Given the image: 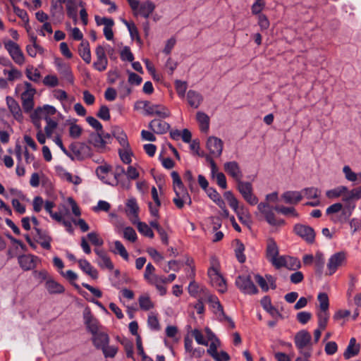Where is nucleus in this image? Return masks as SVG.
<instances>
[{"label":"nucleus","mask_w":361,"mask_h":361,"mask_svg":"<svg viewBox=\"0 0 361 361\" xmlns=\"http://www.w3.org/2000/svg\"><path fill=\"white\" fill-rule=\"evenodd\" d=\"M56 110V109L49 105H44L43 107H37L35 110V116H42L44 119L46 117H49V115L55 114Z\"/></svg>","instance_id":"nucleus-43"},{"label":"nucleus","mask_w":361,"mask_h":361,"mask_svg":"<svg viewBox=\"0 0 361 361\" xmlns=\"http://www.w3.org/2000/svg\"><path fill=\"white\" fill-rule=\"evenodd\" d=\"M317 299L319 302L320 311H328L329 302L327 294L320 293L317 296Z\"/></svg>","instance_id":"nucleus-59"},{"label":"nucleus","mask_w":361,"mask_h":361,"mask_svg":"<svg viewBox=\"0 0 361 361\" xmlns=\"http://www.w3.org/2000/svg\"><path fill=\"white\" fill-rule=\"evenodd\" d=\"M171 177L173 179V190L176 195L173 202L177 208L182 209L185 204H191V199L178 172L173 171Z\"/></svg>","instance_id":"nucleus-1"},{"label":"nucleus","mask_w":361,"mask_h":361,"mask_svg":"<svg viewBox=\"0 0 361 361\" xmlns=\"http://www.w3.org/2000/svg\"><path fill=\"white\" fill-rule=\"evenodd\" d=\"M25 74L29 80L36 82H39L41 78L39 71L33 66H27L25 71Z\"/></svg>","instance_id":"nucleus-54"},{"label":"nucleus","mask_w":361,"mask_h":361,"mask_svg":"<svg viewBox=\"0 0 361 361\" xmlns=\"http://www.w3.org/2000/svg\"><path fill=\"white\" fill-rule=\"evenodd\" d=\"M301 192L307 199L317 198L320 192L319 189L314 187L305 188Z\"/></svg>","instance_id":"nucleus-60"},{"label":"nucleus","mask_w":361,"mask_h":361,"mask_svg":"<svg viewBox=\"0 0 361 361\" xmlns=\"http://www.w3.org/2000/svg\"><path fill=\"white\" fill-rule=\"evenodd\" d=\"M212 232L214 233L213 238L212 240L213 243H217L221 240L224 236V234L222 231H219V229L221 226V220L218 217L212 218Z\"/></svg>","instance_id":"nucleus-31"},{"label":"nucleus","mask_w":361,"mask_h":361,"mask_svg":"<svg viewBox=\"0 0 361 361\" xmlns=\"http://www.w3.org/2000/svg\"><path fill=\"white\" fill-rule=\"evenodd\" d=\"M126 213L130 220L133 224H135L138 220L139 207L135 199H129L126 203Z\"/></svg>","instance_id":"nucleus-24"},{"label":"nucleus","mask_w":361,"mask_h":361,"mask_svg":"<svg viewBox=\"0 0 361 361\" xmlns=\"http://www.w3.org/2000/svg\"><path fill=\"white\" fill-rule=\"evenodd\" d=\"M88 142L98 149H103L105 147L107 141L104 140V137H102V132H97L90 134Z\"/></svg>","instance_id":"nucleus-32"},{"label":"nucleus","mask_w":361,"mask_h":361,"mask_svg":"<svg viewBox=\"0 0 361 361\" xmlns=\"http://www.w3.org/2000/svg\"><path fill=\"white\" fill-rule=\"evenodd\" d=\"M123 238L132 243L137 240V234L135 231L132 227H126L123 230Z\"/></svg>","instance_id":"nucleus-64"},{"label":"nucleus","mask_w":361,"mask_h":361,"mask_svg":"<svg viewBox=\"0 0 361 361\" xmlns=\"http://www.w3.org/2000/svg\"><path fill=\"white\" fill-rule=\"evenodd\" d=\"M37 257L31 255H23L18 257V263L25 271L32 269L35 267V261Z\"/></svg>","instance_id":"nucleus-28"},{"label":"nucleus","mask_w":361,"mask_h":361,"mask_svg":"<svg viewBox=\"0 0 361 361\" xmlns=\"http://www.w3.org/2000/svg\"><path fill=\"white\" fill-rule=\"evenodd\" d=\"M269 262H271L273 266L275 267L276 269H280L281 267H288V262L287 259L284 256H280V257H276L273 258Z\"/></svg>","instance_id":"nucleus-62"},{"label":"nucleus","mask_w":361,"mask_h":361,"mask_svg":"<svg viewBox=\"0 0 361 361\" xmlns=\"http://www.w3.org/2000/svg\"><path fill=\"white\" fill-rule=\"evenodd\" d=\"M70 149L74 157L78 160H83L92 155V149L90 147L85 143H73L71 145Z\"/></svg>","instance_id":"nucleus-12"},{"label":"nucleus","mask_w":361,"mask_h":361,"mask_svg":"<svg viewBox=\"0 0 361 361\" xmlns=\"http://www.w3.org/2000/svg\"><path fill=\"white\" fill-rule=\"evenodd\" d=\"M207 302L209 310L219 318L224 317L223 306L220 303L219 298L214 295H209Z\"/></svg>","instance_id":"nucleus-21"},{"label":"nucleus","mask_w":361,"mask_h":361,"mask_svg":"<svg viewBox=\"0 0 361 361\" xmlns=\"http://www.w3.org/2000/svg\"><path fill=\"white\" fill-rule=\"evenodd\" d=\"M10 70H4V74L8 75V81H13L22 77V73L16 69L13 65L10 67Z\"/></svg>","instance_id":"nucleus-55"},{"label":"nucleus","mask_w":361,"mask_h":361,"mask_svg":"<svg viewBox=\"0 0 361 361\" xmlns=\"http://www.w3.org/2000/svg\"><path fill=\"white\" fill-rule=\"evenodd\" d=\"M318 317V326L320 329H324L327 325V322L329 318V314L328 311H319L317 313Z\"/></svg>","instance_id":"nucleus-56"},{"label":"nucleus","mask_w":361,"mask_h":361,"mask_svg":"<svg viewBox=\"0 0 361 361\" xmlns=\"http://www.w3.org/2000/svg\"><path fill=\"white\" fill-rule=\"evenodd\" d=\"M45 288L50 294H61L65 291V288L61 284L51 278L47 280Z\"/></svg>","instance_id":"nucleus-33"},{"label":"nucleus","mask_w":361,"mask_h":361,"mask_svg":"<svg viewBox=\"0 0 361 361\" xmlns=\"http://www.w3.org/2000/svg\"><path fill=\"white\" fill-rule=\"evenodd\" d=\"M113 135L116 138L121 145V147H127L129 143L127 139V135L122 129L118 127L114 128L112 130Z\"/></svg>","instance_id":"nucleus-42"},{"label":"nucleus","mask_w":361,"mask_h":361,"mask_svg":"<svg viewBox=\"0 0 361 361\" xmlns=\"http://www.w3.org/2000/svg\"><path fill=\"white\" fill-rule=\"evenodd\" d=\"M221 345L220 340L208 327H204V346H208L207 353L214 361H220L217 348Z\"/></svg>","instance_id":"nucleus-2"},{"label":"nucleus","mask_w":361,"mask_h":361,"mask_svg":"<svg viewBox=\"0 0 361 361\" xmlns=\"http://www.w3.org/2000/svg\"><path fill=\"white\" fill-rule=\"evenodd\" d=\"M348 191V188L345 185H339L334 189L326 192V196L329 199L338 198L343 196L344 192Z\"/></svg>","instance_id":"nucleus-48"},{"label":"nucleus","mask_w":361,"mask_h":361,"mask_svg":"<svg viewBox=\"0 0 361 361\" xmlns=\"http://www.w3.org/2000/svg\"><path fill=\"white\" fill-rule=\"evenodd\" d=\"M44 120L47 123V125L44 128L46 136L47 137H51L54 130L56 129L58 124L55 121L52 120L50 117H46Z\"/></svg>","instance_id":"nucleus-51"},{"label":"nucleus","mask_w":361,"mask_h":361,"mask_svg":"<svg viewBox=\"0 0 361 361\" xmlns=\"http://www.w3.org/2000/svg\"><path fill=\"white\" fill-rule=\"evenodd\" d=\"M80 268L93 279L98 278V271L86 259L78 260Z\"/></svg>","instance_id":"nucleus-35"},{"label":"nucleus","mask_w":361,"mask_h":361,"mask_svg":"<svg viewBox=\"0 0 361 361\" xmlns=\"http://www.w3.org/2000/svg\"><path fill=\"white\" fill-rule=\"evenodd\" d=\"M118 154L121 161L126 164L131 163V157L133 156V152L130 147H121L118 149Z\"/></svg>","instance_id":"nucleus-46"},{"label":"nucleus","mask_w":361,"mask_h":361,"mask_svg":"<svg viewBox=\"0 0 361 361\" xmlns=\"http://www.w3.org/2000/svg\"><path fill=\"white\" fill-rule=\"evenodd\" d=\"M154 9L155 4L150 1H146L142 4L140 3L138 9L133 12L135 16L140 15L147 18L152 13Z\"/></svg>","instance_id":"nucleus-25"},{"label":"nucleus","mask_w":361,"mask_h":361,"mask_svg":"<svg viewBox=\"0 0 361 361\" xmlns=\"http://www.w3.org/2000/svg\"><path fill=\"white\" fill-rule=\"evenodd\" d=\"M358 197L355 190V188H353L350 190L348 189V191L345 192L343 197L342 200L343 202H345L346 204H350L352 201L353 200H358Z\"/></svg>","instance_id":"nucleus-57"},{"label":"nucleus","mask_w":361,"mask_h":361,"mask_svg":"<svg viewBox=\"0 0 361 361\" xmlns=\"http://www.w3.org/2000/svg\"><path fill=\"white\" fill-rule=\"evenodd\" d=\"M85 324L87 328V330L92 334L99 333V322L91 313L89 308L85 310L83 313Z\"/></svg>","instance_id":"nucleus-16"},{"label":"nucleus","mask_w":361,"mask_h":361,"mask_svg":"<svg viewBox=\"0 0 361 361\" xmlns=\"http://www.w3.org/2000/svg\"><path fill=\"white\" fill-rule=\"evenodd\" d=\"M310 334L305 330L300 331L295 336V344L300 350H303L311 341Z\"/></svg>","instance_id":"nucleus-23"},{"label":"nucleus","mask_w":361,"mask_h":361,"mask_svg":"<svg viewBox=\"0 0 361 361\" xmlns=\"http://www.w3.org/2000/svg\"><path fill=\"white\" fill-rule=\"evenodd\" d=\"M224 198L228 202L229 206L233 209V211L238 214L239 220L243 223V217L239 215L238 212V200L234 196L233 193L231 191H226L224 194Z\"/></svg>","instance_id":"nucleus-38"},{"label":"nucleus","mask_w":361,"mask_h":361,"mask_svg":"<svg viewBox=\"0 0 361 361\" xmlns=\"http://www.w3.org/2000/svg\"><path fill=\"white\" fill-rule=\"evenodd\" d=\"M343 172L345 175V178L350 182L361 183V172L356 173L352 171L349 166H344L343 168Z\"/></svg>","instance_id":"nucleus-45"},{"label":"nucleus","mask_w":361,"mask_h":361,"mask_svg":"<svg viewBox=\"0 0 361 361\" xmlns=\"http://www.w3.org/2000/svg\"><path fill=\"white\" fill-rule=\"evenodd\" d=\"M135 224L137 225V228L140 233L151 238L154 237L152 230L147 224L137 220Z\"/></svg>","instance_id":"nucleus-50"},{"label":"nucleus","mask_w":361,"mask_h":361,"mask_svg":"<svg viewBox=\"0 0 361 361\" xmlns=\"http://www.w3.org/2000/svg\"><path fill=\"white\" fill-rule=\"evenodd\" d=\"M347 254L345 251H341L332 255L328 260L327 269L329 275H333L338 269L346 263Z\"/></svg>","instance_id":"nucleus-8"},{"label":"nucleus","mask_w":361,"mask_h":361,"mask_svg":"<svg viewBox=\"0 0 361 361\" xmlns=\"http://www.w3.org/2000/svg\"><path fill=\"white\" fill-rule=\"evenodd\" d=\"M35 230L37 233V238H38L37 241L39 243L42 247L49 250L51 248L50 242L51 241V238L37 228H35Z\"/></svg>","instance_id":"nucleus-40"},{"label":"nucleus","mask_w":361,"mask_h":361,"mask_svg":"<svg viewBox=\"0 0 361 361\" xmlns=\"http://www.w3.org/2000/svg\"><path fill=\"white\" fill-rule=\"evenodd\" d=\"M236 188L248 204L255 205L258 203V198L253 193V188L250 182L243 181L240 179L236 182Z\"/></svg>","instance_id":"nucleus-4"},{"label":"nucleus","mask_w":361,"mask_h":361,"mask_svg":"<svg viewBox=\"0 0 361 361\" xmlns=\"http://www.w3.org/2000/svg\"><path fill=\"white\" fill-rule=\"evenodd\" d=\"M58 71L68 82H73V76L69 65L63 62L61 60L56 61Z\"/></svg>","instance_id":"nucleus-34"},{"label":"nucleus","mask_w":361,"mask_h":361,"mask_svg":"<svg viewBox=\"0 0 361 361\" xmlns=\"http://www.w3.org/2000/svg\"><path fill=\"white\" fill-rule=\"evenodd\" d=\"M185 181L188 183V185L192 192H196L199 191L198 185L203 188V176L201 174L198 175V182L195 180L191 171L188 170L184 174Z\"/></svg>","instance_id":"nucleus-19"},{"label":"nucleus","mask_w":361,"mask_h":361,"mask_svg":"<svg viewBox=\"0 0 361 361\" xmlns=\"http://www.w3.org/2000/svg\"><path fill=\"white\" fill-rule=\"evenodd\" d=\"M138 302L140 307L145 311H148L154 307L153 302L147 295L140 296Z\"/></svg>","instance_id":"nucleus-52"},{"label":"nucleus","mask_w":361,"mask_h":361,"mask_svg":"<svg viewBox=\"0 0 361 361\" xmlns=\"http://www.w3.org/2000/svg\"><path fill=\"white\" fill-rule=\"evenodd\" d=\"M266 255L269 261L279 255V247L273 238H269L267 241Z\"/></svg>","instance_id":"nucleus-39"},{"label":"nucleus","mask_w":361,"mask_h":361,"mask_svg":"<svg viewBox=\"0 0 361 361\" xmlns=\"http://www.w3.org/2000/svg\"><path fill=\"white\" fill-rule=\"evenodd\" d=\"M282 199L287 204H297L302 199V192L300 191H286L282 196Z\"/></svg>","instance_id":"nucleus-30"},{"label":"nucleus","mask_w":361,"mask_h":361,"mask_svg":"<svg viewBox=\"0 0 361 361\" xmlns=\"http://www.w3.org/2000/svg\"><path fill=\"white\" fill-rule=\"evenodd\" d=\"M225 172L230 176L235 182L243 178V172L238 163L235 161H227L224 164Z\"/></svg>","instance_id":"nucleus-15"},{"label":"nucleus","mask_w":361,"mask_h":361,"mask_svg":"<svg viewBox=\"0 0 361 361\" xmlns=\"http://www.w3.org/2000/svg\"><path fill=\"white\" fill-rule=\"evenodd\" d=\"M359 351L360 345H356V339L355 338H351L348 345L343 353V357L345 360H348L357 355Z\"/></svg>","instance_id":"nucleus-36"},{"label":"nucleus","mask_w":361,"mask_h":361,"mask_svg":"<svg viewBox=\"0 0 361 361\" xmlns=\"http://www.w3.org/2000/svg\"><path fill=\"white\" fill-rule=\"evenodd\" d=\"M314 266L316 272L322 274L325 264V258L324 254L321 252H317L314 257Z\"/></svg>","instance_id":"nucleus-49"},{"label":"nucleus","mask_w":361,"mask_h":361,"mask_svg":"<svg viewBox=\"0 0 361 361\" xmlns=\"http://www.w3.org/2000/svg\"><path fill=\"white\" fill-rule=\"evenodd\" d=\"M149 128L155 133L163 134L169 130L170 125L163 120L154 119L149 123Z\"/></svg>","instance_id":"nucleus-27"},{"label":"nucleus","mask_w":361,"mask_h":361,"mask_svg":"<svg viewBox=\"0 0 361 361\" xmlns=\"http://www.w3.org/2000/svg\"><path fill=\"white\" fill-rule=\"evenodd\" d=\"M355 208V204H345L344 208L342 209L341 213L336 216H331V220L335 224H344L347 222L352 215L353 210Z\"/></svg>","instance_id":"nucleus-20"},{"label":"nucleus","mask_w":361,"mask_h":361,"mask_svg":"<svg viewBox=\"0 0 361 361\" xmlns=\"http://www.w3.org/2000/svg\"><path fill=\"white\" fill-rule=\"evenodd\" d=\"M111 170V167L109 165H103L99 166L97 170L96 173L98 177L102 180L104 183H109L108 181L106 180V178L107 175L109 174V171Z\"/></svg>","instance_id":"nucleus-58"},{"label":"nucleus","mask_w":361,"mask_h":361,"mask_svg":"<svg viewBox=\"0 0 361 361\" xmlns=\"http://www.w3.org/2000/svg\"><path fill=\"white\" fill-rule=\"evenodd\" d=\"M207 162L211 169V176L212 178H215L216 183L223 189L227 188V182L225 175L222 172L218 171V167L212 157L207 158Z\"/></svg>","instance_id":"nucleus-14"},{"label":"nucleus","mask_w":361,"mask_h":361,"mask_svg":"<svg viewBox=\"0 0 361 361\" xmlns=\"http://www.w3.org/2000/svg\"><path fill=\"white\" fill-rule=\"evenodd\" d=\"M94 252L98 256L97 262L102 269H114V264L106 251L97 248L94 249Z\"/></svg>","instance_id":"nucleus-22"},{"label":"nucleus","mask_w":361,"mask_h":361,"mask_svg":"<svg viewBox=\"0 0 361 361\" xmlns=\"http://www.w3.org/2000/svg\"><path fill=\"white\" fill-rule=\"evenodd\" d=\"M4 47L16 64L19 66L24 64L25 61V56L18 44L11 40H8L4 42Z\"/></svg>","instance_id":"nucleus-9"},{"label":"nucleus","mask_w":361,"mask_h":361,"mask_svg":"<svg viewBox=\"0 0 361 361\" xmlns=\"http://www.w3.org/2000/svg\"><path fill=\"white\" fill-rule=\"evenodd\" d=\"M101 350L102 351L103 355L106 358H114L118 352V348L115 345H109L107 344Z\"/></svg>","instance_id":"nucleus-63"},{"label":"nucleus","mask_w":361,"mask_h":361,"mask_svg":"<svg viewBox=\"0 0 361 361\" xmlns=\"http://www.w3.org/2000/svg\"><path fill=\"white\" fill-rule=\"evenodd\" d=\"M6 104L14 116V118L18 121L23 119V114L19 104L11 97H6Z\"/></svg>","instance_id":"nucleus-29"},{"label":"nucleus","mask_w":361,"mask_h":361,"mask_svg":"<svg viewBox=\"0 0 361 361\" xmlns=\"http://www.w3.org/2000/svg\"><path fill=\"white\" fill-rule=\"evenodd\" d=\"M97 61L94 62V68L99 71H104L106 69L108 60L106 56L104 48L99 45L95 49Z\"/></svg>","instance_id":"nucleus-17"},{"label":"nucleus","mask_w":361,"mask_h":361,"mask_svg":"<svg viewBox=\"0 0 361 361\" xmlns=\"http://www.w3.org/2000/svg\"><path fill=\"white\" fill-rule=\"evenodd\" d=\"M114 253L119 254L126 260L128 259V253L126 250L125 247L123 246V245L119 240H116L114 242Z\"/></svg>","instance_id":"nucleus-61"},{"label":"nucleus","mask_w":361,"mask_h":361,"mask_svg":"<svg viewBox=\"0 0 361 361\" xmlns=\"http://www.w3.org/2000/svg\"><path fill=\"white\" fill-rule=\"evenodd\" d=\"M294 232L309 244H312L314 242L315 232L314 229L309 226L300 224H295L294 226Z\"/></svg>","instance_id":"nucleus-13"},{"label":"nucleus","mask_w":361,"mask_h":361,"mask_svg":"<svg viewBox=\"0 0 361 361\" xmlns=\"http://www.w3.org/2000/svg\"><path fill=\"white\" fill-rule=\"evenodd\" d=\"M236 241V247L235 249V257L240 263H243L246 259L245 255L243 253L245 250V246L243 243L239 240H237Z\"/></svg>","instance_id":"nucleus-53"},{"label":"nucleus","mask_w":361,"mask_h":361,"mask_svg":"<svg viewBox=\"0 0 361 361\" xmlns=\"http://www.w3.org/2000/svg\"><path fill=\"white\" fill-rule=\"evenodd\" d=\"M140 105H142V108L147 115H156L161 118H165L171 114L169 110L161 104H153L148 101H144L137 102L135 107L140 108Z\"/></svg>","instance_id":"nucleus-3"},{"label":"nucleus","mask_w":361,"mask_h":361,"mask_svg":"<svg viewBox=\"0 0 361 361\" xmlns=\"http://www.w3.org/2000/svg\"><path fill=\"white\" fill-rule=\"evenodd\" d=\"M209 284L219 293H224L227 290L226 279L223 276L221 270L207 273Z\"/></svg>","instance_id":"nucleus-11"},{"label":"nucleus","mask_w":361,"mask_h":361,"mask_svg":"<svg viewBox=\"0 0 361 361\" xmlns=\"http://www.w3.org/2000/svg\"><path fill=\"white\" fill-rule=\"evenodd\" d=\"M261 305L264 310H266L273 317L281 316L279 310L272 305L271 299L268 296H264L261 300Z\"/></svg>","instance_id":"nucleus-37"},{"label":"nucleus","mask_w":361,"mask_h":361,"mask_svg":"<svg viewBox=\"0 0 361 361\" xmlns=\"http://www.w3.org/2000/svg\"><path fill=\"white\" fill-rule=\"evenodd\" d=\"M32 44L27 46V52L31 57H35L37 53L42 54L44 53V49L38 45L36 42V37H32Z\"/></svg>","instance_id":"nucleus-47"},{"label":"nucleus","mask_w":361,"mask_h":361,"mask_svg":"<svg viewBox=\"0 0 361 361\" xmlns=\"http://www.w3.org/2000/svg\"><path fill=\"white\" fill-rule=\"evenodd\" d=\"M223 142L221 139L216 137H209L207 141V148L209 151V154H204V160L207 161V157H212L214 160V158H218L221 156L223 150Z\"/></svg>","instance_id":"nucleus-6"},{"label":"nucleus","mask_w":361,"mask_h":361,"mask_svg":"<svg viewBox=\"0 0 361 361\" xmlns=\"http://www.w3.org/2000/svg\"><path fill=\"white\" fill-rule=\"evenodd\" d=\"M92 341L97 349L102 350L107 344H109L110 338L107 334L100 331L92 335Z\"/></svg>","instance_id":"nucleus-26"},{"label":"nucleus","mask_w":361,"mask_h":361,"mask_svg":"<svg viewBox=\"0 0 361 361\" xmlns=\"http://www.w3.org/2000/svg\"><path fill=\"white\" fill-rule=\"evenodd\" d=\"M235 286L245 294H255L258 292L250 276L240 275L235 281Z\"/></svg>","instance_id":"nucleus-10"},{"label":"nucleus","mask_w":361,"mask_h":361,"mask_svg":"<svg viewBox=\"0 0 361 361\" xmlns=\"http://www.w3.org/2000/svg\"><path fill=\"white\" fill-rule=\"evenodd\" d=\"M257 209L260 213H262L266 221L269 224L274 226H281L284 224V221L283 219H278L271 206L267 202H260L257 205Z\"/></svg>","instance_id":"nucleus-7"},{"label":"nucleus","mask_w":361,"mask_h":361,"mask_svg":"<svg viewBox=\"0 0 361 361\" xmlns=\"http://www.w3.org/2000/svg\"><path fill=\"white\" fill-rule=\"evenodd\" d=\"M78 51L81 58L87 63L91 62V53L88 42H82L79 47Z\"/></svg>","instance_id":"nucleus-44"},{"label":"nucleus","mask_w":361,"mask_h":361,"mask_svg":"<svg viewBox=\"0 0 361 361\" xmlns=\"http://www.w3.org/2000/svg\"><path fill=\"white\" fill-rule=\"evenodd\" d=\"M187 100L191 107L197 109L201 104L202 96L193 90H190L187 94Z\"/></svg>","instance_id":"nucleus-41"},{"label":"nucleus","mask_w":361,"mask_h":361,"mask_svg":"<svg viewBox=\"0 0 361 361\" xmlns=\"http://www.w3.org/2000/svg\"><path fill=\"white\" fill-rule=\"evenodd\" d=\"M24 85L25 90L21 94L20 98L24 111L28 113L30 112L34 108V96L36 94V90L28 82H25Z\"/></svg>","instance_id":"nucleus-5"},{"label":"nucleus","mask_w":361,"mask_h":361,"mask_svg":"<svg viewBox=\"0 0 361 361\" xmlns=\"http://www.w3.org/2000/svg\"><path fill=\"white\" fill-rule=\"evenodd\" d=\"M209 185L208 181L204 178V190L208 196L224 211V214L227 216H228V211L226 209L224 201L222 200L219 193L214 189L207 188Z\"/></svg>","instance_id":"nucleus-18"}]
</instances>
